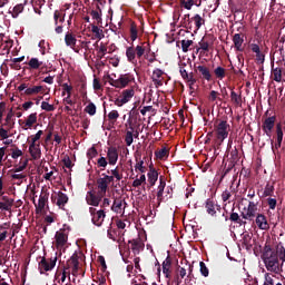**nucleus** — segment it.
Instances as JSON below:
<instances>
[{
    "mask_svg": "<svg viewBox=\"0 0 285 285\" xmlns=\"http://www.w3.org/2000/svg\"><path fill=\"white\" fill-rule=\"evenodd\" d=\"M23 10H24V4H22V3L16 4L13 7L12 17L18 18L22 13Z\"/></svg>",
    "mask_w": 285,
    "mask_h": 285,
    "instance_id": "nucleus-50",
    "label": "nucleus"
},
{
    "mask_svg": "<svg viewBox=\"0 0 285 285\" xmlns=\"http://www.w3.org/2000/svg\"><path fill=\"white\" fill-rule=\"evenodd\" d=\"M229 220L232 223H235V224L242 223V218H240V215L238 213H232L229 215Z\"/></svg>",
    "mask_w": 285,
    "mask_h": 285,
    "instance_id": "nucleus-62",
    "label": "nucleus"
},
{
    "mask_svg": "<svg viewBox=\"0 0 285 285\" xmlns=\"http://www.w3.org/2000/svg\"><path fill=\"white\" fill-rule=\"evenodd\" d=\"M261 258L268 272L279 275L285 262V247L282 244H278L273 248L271 245L266 244L263 248Z\"/></svg>",
    "mask_w": 285,
    "mask_h": 285,
    "instance_id": "nucleus-1",
    "label": "nucleus"
},
{
    "mask_svg": "<svg viewBox=\"0 0 285 285\" xmlns=\"http://www.w3.org/2000/svg\"><path fill=\"white\" fill-rule=\"evenodd\" d=\"M243 200L250 203V202L261 200V198L256 195L255 188H249L247 193V197H243Z\"/></svg>",
    "mask_w": 285,
    "mask_h": 285,
    "instance_id": "nucleus-36",
    "label": "nucleus"
},
{
    "mask_svg": "<svg viewBox=\"0 0 285 285\" xmlns=\"http://www.w3.org/2000/svg\"><path fill=\"white\" fill-rule=\"evenodd\" d=\"M65 43H66L67 46H69V48H71L72 50H75V46H76V43H77V38L75 37V35L68 32V33L65 36Z\"/></svg>",
    "mask_w": 285,
    "mask_h": 285,
    "instance_id": "nucleus-35",
    "label": "nucleus"
},
{
    "mask_svg": "<svg viewBox=\"0 0 285 285\" xmlns=\"http://www.w3.org/2000/svg\"><path fill=\"white\" fill-rule=\"evenodd\" d=\"M79 259L80 256L77 253H75L69 257V261L67 262V269L71 268V275L76 277L80 275V273L82 275H85L86 273L85 271H82V266L80 265Z\"/></svg>",
    "mask_w": 285,
    "mask_h": 285,
    "instance_id": "nucleus-4",
    "label": "nucleus"
},
{
    "mask_svg": "<svg viewBox=\"0 0 285 285\" xmlns=\"http://www.w3.org/2000/svg\"><path fill=\"white\" fill-rule=\"evenodd\" d=\"M29 153L33 159H39L41 157L40 144L31 142V145L29 147Z\"/></svg>",
    "mask_w": 285,
    "mask_h": 285,
    "instance_id": "nucleus-30",
    "label": "nucleus"
},
{
    "mask_svg": "<svg viewBox=\"0 0 285 285\" xmlns=\"http://www.w3.org/2000/svg\"><path fill=\"white\" fill-rule=\"evenodd\" d=\"M284 139V131L282 124H276V142L274 144V140L271 141L272 149L275 153V149H279L282 146V141Z\"/></svg>",
    "mask_w": 285,
    "mask_h": 285,
    "instance_id": "nucleus-11",
    "label": "nucleus"
},
{
    "mask_svg": "<svg viewBox=\"0 0 285 285\" xmlns=\"http://www.w3.org/2000/svg\"><path fill=\"white\" fill-rule=\"evenodd\" d=\"M230 101L236 107L242 106V94H237L235 90L230 91Z\"/></svg>",
    "mask_w": 285,
    "mask_h": 285,
    "instance_id": "nucleus-37",
    "label": "nucleus"
},
{
    "mask_svg": "<svg viewBox=\"0 0 285 285\" xmlns=\"http://www.w3.org/2000/svg\"><path fill=\"white\" fill-rule=\"evenodd\" d=\"M89 214L92 217V224L97 227H101L106 219V209L97 210L96 207H89Z\"/></svg>",
    "mask_w": 285,
    "mask_h": 285,
    "instance_id": "nucleus-6",
    "label": "nucleus"
},
{
    "mask_svg": "<svg viewBox=\"0 0 285 285\" xmlns=\"http://www.w3.org/2000/svg\"><path fill=\"white\" fill-rule=\"evenodd\" d=\"M272 78L277 82L281 83L282 81V69L279 67H276L272 70Z\"/></svg>",
    "mask_w": 285,
    "mask_h": 285,
    "instance_id": "nucleus-43",
    "label": "nucleus"
},
{
    "mask_svg": "<svg viewBox=\"0 0 285 285\" xmlns=\"http://www.w3.org/2000/svg\"><path fill=\"white\" fill-rule=\"evenodd\" d=\"M98 156V151L95 147H91L90 149L87 150V158L89 159H94Z\"/></svg>",
    "mask_w": 285,
    "mask_h": 285,
    "instance_id": "nucleus-58",
    "label": "nucleus"
},
{
    "mask_svg": "<svg viewBox=\"0 0 285 285\" xmlns=\"http://www.w3.org/2000/svg\"><path fill=\"white\" fill-rule=\"evenodd\" d=\"M104 199L100 193L96 194L94 191H88L86 196V202L89 206L98 207L100 202Z\"/></svg>",
    "mask_w": 285,
    "mask_h": 285,
    "instance_id": "nucleus-12",
    "label": "nucleus"
},
{
    "mask_svg": "<svg viewBox=\"0 0 285 285\" xmlns=\"http://www.w3.org/2000/svg\"><path fill=\"white\" fill-rule=\"evenodd\" d=\"M85 112L90 116H95L97 114V106L95 105V102L90 101L88 106L85 107Z\"/></svg>",
    "mask_w": 285,
    "mask_h": 285,
    "instance_id": "nucleus-47",
    "label": "nucleus"
},
{
    "mask_svg": "<svg viewBox=\"0 0 285 285\" xmlns=\"http://www.w3.org/2000/svg\"><path fill=\"white\" fill-rule=\"evenodd\" d=\"M35 124H37V112H33L28 116V118L26 119L23 129L29 130L33 127Z\"/></svg>",
    "mask_w": 285,
    "mask_h": 285,
    "instance_id": "nucleus-32",
    "label": "nucleus"
},
{
    "mask_svg": "<svg viewBox=\"0 0 285 285\" xmlns=\"http://www.w3.org/2000/svg\"><path fill=\"white\" fill-rule=\"evenodd\" d=\"M62 89H63L62 96H65L67 92L69 95V97H71L72 89H73V87H71V85H68V82H65V83H62Z\"/></svg>",
    "mask_w": 285,
    "mask_h": 285,
    "instance_id": "nucleus-60",
    "label": "nucleus"
},
{
    "mask_svg": "<svg viewBox=\"0 0 285 285\" xmlns=\"http://www.w3.org/2000/svg\"><path fill=\"white\" fill-rule=\"evenodd\" d=\"M274 191H275L274 185L267 183L263 193V197H273Z\"/></svg>",
    "mask_w": 285,
    "mask_h": 285,
    "instance_id": "nucleus-46",
    "label": "nucleus"
},
{
    "mask_svg": "<svg viewBox=\"0 0 285 285\" xmlns=\"http://www.w3.org/2000/svg\"><path fill=\"white\" fill-rule=\"evenodd\" d=\"M107 159H108V164L110 166H115L118 163L119 153H118L117 148L110 147L107 149Z\"/></svg>",
    "mask_w": 285,
    "mask_h": 285,
    "instance_id": "nucleus-20",
    "label": "nucleus"
},
{
    "mask_svg": "<svg viewBox=\"0 0 285 285\" xmlns=\"http://www.w3.org/2000/svg\"><path fill=\"white\" fill-rule=\"evenodd\" d=\"M41 110H45L47 112H52L56 110L53 105H50V102L48 101H42L41 102Z\"/></svg>",
    "mask_w": 285,
    "mask_h": 285,
    "instance_id": "nucleus-53",
    "label": "nucleus"
},
{
    "mask_svg": "<svg viewBox=\"0 0 285 285\" xmlns=\"http://www.w3.org/2000/svg\"><path fill=\"white\" fill-rule=\"evenodd\" d=\"M97 165H98V167L102 168V170H105V168H106L107 165H108V161H107L106 157H100V158L97 160Z\"/></svg>",
    "mask_w": 285,
    "mask_h": 285,
    "instance_id": "nucleus-64",
    "label": "nucleus"
},
{
    "mask_svg": "<svg viewBox=\"0 0 285 285\" xmlns=\"http://www.w3.org/2000/svg\"><path fill=\"white\" fill-rule=\"evenodd\" d=\"M120 118V114L117 109L110 110V112L107 115V119L110 124H116L117 120Z\"/></svg>",
    "mask_w": 285,
    "mask_h": 285,
    "instance_id": "nucleus-38",
    "label": "nucleus"
},
{
    "mask_svg": "<svg viewBox=\"0 0 285 285\" xmlns=\"http://www.w3.org/2000/svg\"><path fill=\"white\" fill-rule=\"evenodd\" d=\"M131 131H127L125 135V142L128 147H130L134 144V127H130Z\"/></svg>",
    "mask_w": 285,
    "mask_h": 285,
    "instance_id": "nucleus-42",
    "label": "nucleus"
},
{
    "mask_svg": "<svg viewBox=\"0 0 285 285\" xmlns=\"http://www.w3.org/2000/svg\"><path fill=\"white\" fill-rule=\"evenodd\" d=\"M28 66L32 70H38L40 67L43 66V62L39 61L38 58H31V60L28 62Z\"/></svg>",
    "mask_w": 285,
    "mask_h": 285,
    "instance_id": "nucleus-41",
    "label": "nucleus"
},
{
    "mask_svg": "<svg viewBox=\"0 0 285 285\" xmlns=\"http://www.w3.org/2000/svg\"><path fill=\"white\" fill-rule=\"evenodd\" d=\"M179 72L183 79L187 81L190 88H193V86L197 83V79H195L194 73H188V71L183 66L179 67Z\"/></svg>",
    "mask_w": 285,
    "mask_h": 285,
    "instance_id": "nucleus-17",
    "label": "nucleus"
},
{
    "mask_svg": "<svg viewBox=\"0 0 285 285\" xmlns=\"http://www.w3.org/2000/svg\"><path fill=\"white\" fill-rule=\"evenodd\" d=\"M233 42H234L236 51H238V52H243L244 51V48H243L244 37L240 33H236L233 37Z\"/></svg>",
    "mask_w": 285,
    "mask_h": 285,
    "instance_id": "nucleus-31",
    "label": "nucleus"
},
{
    "mask_svg": "<svg viewBox=\"0 0 285 285\" xmlns=\"http://www.w3.org/2000/svg\"><path fill=\"white\" fill-rule=\"evenodd\" d=\"M184 27L191 30V18L189 13L184 14Z\"/></svg>",
    "mask_w": 285,
    "mask_h": 285,
    "instance_id": "nucleus-56",
    "label": "nucleus"
},
{
    "mask_svg": "<svg viewBox=\"0 0 285 285\" xmlns=\"http://www.w3.org/2000/svg\"><path fill=\"white\" fill-rule=\"evenodd\" d=\"M235 166L236 164L229 160L228 165L226 164L224 166L223 176H226L227 174H229L233 170V168H235Z\"/></svg>",
    "mask_w": 285,
    "mask_h": 285,
    "instance_id": "nucleus-54",
    "label": "nucleus"
},
{
    "mask_svg": "<svg viewBox=\"0 0 285 285\" xmlns=\"http://www.w3.org/2000/svg\"><path fill=\"white\" fill-rule=\"evenodd\" d=\"M90 16L97 21V23L102 22L101 13L97 10H92Z\"/></svg>",
    "mask_w": 285,
    "mask_h": 285,
    "instance_id": "nucleus-63",
    "label": "nucleus"
},
{
    "mask_svg": "<svg viewBox=\"0 0 285 285\" xmlns=\"http://www.w3.org/2000/svg\"><path fill=\"white\" fill-rule=\"evenodd\" d=\"M252 239L253 235H250L249 232H244L242 235V244L245 246L246 250H250L253 248Z\"/></svg>",
    "mask_w": 285,
    "mask_h": 285,
    "instance_id": "nucleus-29",
    "label": "nucleus"
},
{
    "mask_svg": "<svg viewBox=\"0 0 285 285\" xmlns=\"http://www.w3.org/2000/svg\"><path fill=\"white\" fill-rule=\"evenodd\" d=\"M230 131V125L226 121V119H222L214 122V134L216 137L217 146H222L225 139L228 137Z\"/></svg>",
    "mask_w": 285,
    "mask_h": 285,
    "instance_id": "nucleus-2",
    "label": "nucleus"
},
{
    "mask_svg": "<svg viewBox=\"0 0 285 285\" xmlns=\"http://www.w3.org/2000/svg\"><path fill=\"white\" fill-rule=\"evenodd\" d=\"M194 43V41L193 40H186V39H184V40H181V48H183V51L184 52H188V50H189V48H190V46Z\"/></svg>",
    "mask_w": 285,
    "mask_h": 285,
    "instance_id": "nucleus-55",
    "label": "nucleus"
},
{
    "mask_svg": "<svg viewBox=\"0 0 285 285\" xmlns=\"http://www.w3.org/2000/svg\"><path fill=\"white\" fill-rule=\"evenodd\" d=\"M171 266H173L171 257L167 256L166 261H164L161 264L163 274L165 275L166 278H171Z\"/></svg>",
    "mask_w": 285,
    "mask_h": 285,
    "instance_id": "nucleus-25",
    "label": "nucleus"
},
{
    "mask_svg": "<svg viewBox=\"0 0 285 285\" xmlns=\"http://www.w3.org/2000/svg\"><path fill=\"white\" fill-rule=\"evenodd\" d=\"M166 189V177L165 176H160L159 177V186H158V191H157V200H158V205H160L161 202H164V193Z\"/></svg>",
    "mask_w": 285,
    "mask_h": 285,
    "instance_id": "nucleus-23",
    "label": "nucleus"
},
{
    "mask_svg": "<svg viewBox=\"0 0 285 285\" xmlns=\"http://www.w3.org/2000/svg\"><path fill=\"white\" fill-rule=\"evenodd\" d=\"M145 42L141 45H138L137 47H127L126 49V57L129 62H131L134 66L137 63V59L141 60L142 58H146L145 53L147 52V48L145 47Z\"/></svg>",
    "mask_w": 285,
    "mask_h": 285,
    "instance_id": "nucleus-3",
    "label": "nucleus"
},
{
    "mask_svg": "<svg viewBox=\"0 0 285 285\" xmlns=\"http://www.w3.org/2000/svg\"><path fill=\"white\" fill-rule=\"evenodd\" d=\"M28 164H29V160H28V159H24V161L22 163V165L16 166L13 169H10V170H9V174H11V173H21V171L26 170Z\"/></svg>",
    "mask_w": 285,
    "mask_h": 285,
    "instance_id": "nucleus-48",
    "label": "nucleus"
},
{
    "mask_svg": "<svg viewBox=\"0 0 285 285\" xmlns=\"http://www.w3.org/2000/svg\"><path fill=\"white\" fill-rule=\"evenodd\" d=\"M229 161L234 163L235 165L238 164L239 161V153H238V149L237 148H234L230 150L229 153Z\"/></svg>",
    "mask_w": 285,
    "mask_h": 285,
    "instance_id": "nucleus-45",
    "label": "nucleus"
},
{
    "mask_svg": "<svg viewBox=\"0 0 285 285\" xmlns=\"http://www.w3.org/2000/svg\"><path fill=\"white\" fill-rule=\"evenodd\" d=\"M214 75L216 78L223 80L224 78H226V69L222 66L216 67V69H214Z\"/></svg>",
    "mask_w": 285,
    "mask_h": 285,
    "instance_id": "nucleus-39",
    "label": "nucleus"
},
{
    "mask_svg": "<svg viewBox=\"0 0 285 285\" xmlns=\"http://www.w3.org/2000/svg\"><path fill=\"white\" fill-rule=\"evenodd\" d=\"M267 206L269 209L274 210L277 206V199L273 197H267Z\"/></svg>",
    "mask_w": 285,
    "mask_h": 285,
    "instance_id": "nucleus-61",
    "label": "nucleus"
},
{
    "mask_svg": "<svg viewBox=\"0 0 285 285\" xmlns=\"http://www.w3.org/2000/svg\"><path fill=\"white\" fill-rule=\"evenodd\" d=\"M55 239H56V247L62 248V246H65L68 243V235L65 234V232L62 230H58L56 232Z\"/></svg>",
    "mask_w": 285,
    "mask_h": 285,
    "instance_id": "nucleus-22",
    "label": "nucleus"
},
{
    "mask_svg": "<svg viewBox=\"0 0 285 285\" xmlns=\"http://www.w3.org/2000/svg\"><path fill=\"white\" fill-rule=\"evenodd\" d=\"M206 209H207V214L210 216H215L217 214L216 205L210 199H208L206 203Z\"/></svg>",
    "mask_w": 285,
    "mask_h": 285,
    "instance_id": "nucleus-40",
    "label": "nucleus"
},
{
    "mask_svg": "<svg viewBox=\"0 0 285 285\" xmlns=\"http://www.w3.org/2000/svg\"><path fill=\"white\" fill-rule=\"evenodd\" d=\"M110 173L114 176V179L116 178V181H120L124 177L122 174H120L118 167H116L115 169H111Z\"/></svg>",
    "mask_w": 285,
    "mask_h": 285,
    "instance_id": "nucleus-57",
    "label": "nucleus"
},
{
    "mask_svg": "<svg viewBox=\"0 0 285 285\" xmlns=\"http://www.w3.org/2000/svg\"><path fill=\"white\" fill-rule=\"evenodd\" d=\"M51 200L56 204V206L65 210L66 204L69 202V197L67 194L58 191L51 196Z\"/></svg>",
    "mask_w": 285,
    "mask_h": 285,
    "instance_id": "nucleus-9",
    "label": "nucleus"
},
{
    "mask_svg": "<svg viewBox=\"0 0 285 285\" xmlns=\"http://www.w3.org/2000/svg\"><path fill=\"white\" fill-rule=\"evenodd\" d=\"M199 272H200V275L204 277L209 276V269L207 268V266L204 262H199Z\"/></svg>",
    "mask_w": 285,
    "mask_h": 285,
    "instance_id": "nucleus-52",
    "label": "nucleus"
},
{
    "mask_svg": "<svg viewBox=\"0 0 285 285\" xmlns=\"http://www.w3.org/2000/svg\"><path fill=\"white\" fill-rule=\"evenodd\" d=\"M97 185H98V194H100L105 198L106 193L108 190V184L106 181V177L104 176L102 178H98Z\"/></svg>",
    "mask_w": 285,
    "mask_h": 285,
    "instance_id": "nucleus-27",
    "label": "nucleus"
},
{
    "mask_svg": "<svg viewBox=\"0 0 285 285\" xmlns=\"http://www.w3.org/2000/svg\"><path fill=\"white\" fill-rule=\"evenodd\" d=\"M198 45H199V49H202V50L205 51V52H209V42H207V41L205 40V38H203V39L200 40V42H198Z\"/></svg>",
    "mask_w": 285,
    "mask_h": 285,
    "instance_id": "nucleus-59",
    "label": "nucleus"
},
{
    "mask_svg": "<svg viewBox=\"0 0 285 285\" xmlns=\"http://www.w3.org/2000/svg\"><path fill=\"white\" fill-rule=\"evenodd\" d=\"M148 183L150 186H155L159 180V173L153 166L149 167V171L147 174Z\"/></svg>",
    "mask_w": 285,
    "mask_h": 285,
    "instance_id": "nucleus-26",
    "label": "nucleus"
},
{
    "mask_svg": "<svg viewBox=\"0 0 285 285\" xmlns=\"http://www.w3.org/2000/svg\"><path fill=\"white\" fill-rule=\"evenodd\" d=\"M38 94H46V88L42 85L33 86L24 90V95L32 96Z\"/></svg>",
    "mask_w": 285,
    "mask_h": 285,
    "instance_id": "nucleus-28",
    "label": "nucleus"
},
{
    "mask_svg": "<svg viewBox=\"0 0 285 285\" xmlns=\"http://www.w3.org/2000/svg\"><path fill=\"white\" fill-rule=\"evenodd\" d=\"M16 119L13 109H10L7 117L4 118V124L2 127H6L8 130H12L14 128Z\"/></svg>",
    "mask_w": 285,
    "mask_h": 285,
    "instance_id": "nucleus-24",
    "label": "nucleus"
},
{
    "mask_svg": "<svg viewBox=\"0 0 285 285\" xmlns=\"http://www.w3.org/2000/svg\"><path fill=\"white\" fill-rule=\"evenodd\" d=\"M57 261V256L51 258L41 257V261L39 263L40 275H43L45 272L52 271L56 267Z\"/></svg>",
    "mask_w": 285,
    "mask_h": 285,
    "instance_id": "nucleus-7",
    "label": "nucleus"
},
{
    "mask_svg": "<svg viewBox=\"0 0 285 285\" xmlns=\"http://www.w3.org/2000/svg\"><path fill=\"white\" fill-rule=\"evenodd\" d=\"M128 243L131 244V252L135 255H139L145 249V244L142 243L140 237L136 239H130Z\"/></svg>",
    "mask_w": 285,
    "mask_h": 285,
    "instance_id": "nucleus-18",
    "label": "nucleus"
},
{
    "mask_svg": "<svg viewBox=\"0 0 285 285\" xmlns=\"http://www.w3.org/2000/svg\"><path fill=\"white\" fill-rule=\"evenodd\" d=\"M195 72L198 73V76L202 78V79H205L207 81H212V71L209 69V67L205 66V65H195Z\"/></svg>",
    "mask_w": 285,
    "mask_h": 285,
    "instance_id": "nucleus-10",
    "label": "nucleus"
},
{
    "mask_svg": "<svg viewBox=\"0 0 285 285\" xmlns=\"http://www.w3.org/2000/svg\"><path fill=\"white\" fill-rule=\"evenodd\" d=\"M13 206H14V198L3 195L0 200V209L10 212Z\"/></svg>",
    "mask_w": 285,
    "mask_h": 285,
    "instance_id": "nucleus-19",
    "label": "nucleus"
},
{
    "mask_svg": "<svg viewBox=\"0 0 285 285\" xmlns=\"http://www.w3.org/2000/svg\"><path fill=\"white\" fill-rule=\"evenodd\" d=\"M125 206H127V202L124 200V198L121 197H118V198H115V202L114 204L111 205V210L116 212V214H124V210H125Z\"/></svg>",
    "mask_w": 285,
    "mask_h": 285,
    "instance_id": "nucleus-21",
    "label": "nucleus"
},
{
    "mask_svg": "<svg viewBox=\"0 0 285 285\" xmlns=\"http://www.w3.org/2000/svg\"><path fill=\"white\" fill-rule=\"evenodd\" d=\"M139 158L136 157V166H135V171L136 173H141V174H145L147 171V167L144 166V160H138Z\"/></svg>",
    "mask_w": 285,
    "mask_h": 285,
    "instance_id": "nucleus-44",
    "label": "nucleus"
},
{
    "mask_svg": "<svg viewBox=\"0 0 285 285\" xmlns=\"http://www.w3.org/2000/svg\"><path fill=\"white\" fill-rule=\"evenodd\" d=\"M132 81H135V76L132 73L120 75L118 78V88H126L129 83H132Z\"/></svg>",
    "mask_w": 285,
    "mask_h": 285,
    "instance_id": "nucleus-16",
    "label": "nucleus"
},
{
    "mask_svg": "<svg viewBox=\"0 0 285 285\" xmlns=\"http://www.w3.org/2000/svg\"><path fill=\"white\" fill-rule=\"evenodd\" d=\"M134 97H135L134 88L122 90L121 98H117L115 100V105L118 107H121V106L128 104L130 101V99Z\"/></svg>",
    "mask_w": 285,
    "mask_h": 285,
    "instance_id": "nucleus-8",
    "label": "nucleus"
},
{
    "mask_svg": "<svg viewBox=\"0 0 285 285\" xmlns=\"http://www.w3.org/2000/svg\"><path fill=\"white\" fill-rule=\"evenodd\" d=\"M276 116L267 117L262 125V129L267 137L272 136L273 128L275 127Z\"/></svg>",
    "mask_w": 285,
    "mask_h": 285,
    "instance_id": "nucleus-13",
    "label": "nucleus"
},
{
    "mask_svg": "<svg viewBox=\"0 0 285 285\" xmlns=\"http://www.w3.org/2000/svg\"><path fill=\"white\" fill-rule=\"evenodd\" d=\"M130 39L132 42H135L138 39V29L135 22H131L130 27Z\"/></svg>",
    "mask_w": 285,
    "mask_h": 285,
    "instance_id": "nucleus-49",
    "label": "nucleus"
},
{
    "mask_svg": "<svg viewBox=\"0 0 285 285\" xmlns=\"http://www.w3.org/2000/svg\"><path fill=\"white\" fill-rule=\"evenodd\" d=\"M48 200H49V193L42 190L39 197V203L36 204V200H33L37 214H41L43 212Z\"/></svg>",
    "mask_w": 285,
    "mask_h": 285,
    "instance_id": "nucleus-14",
    "label": "nucleus"
},
{
    "mask_svg": "<svg viewBox=\"0 0 285 285\" xmlns=\"http://www.w3.org/2000/svg\"><path fill=\"white\" fill-rule=\"evenodd\" d=\"M60 14H61V11H59V10H56V11H55V14H53L55 26H56L55 32H56L57 35H60V33L63 32V27H62V26H59Z\"/></svg>",
    "mask_w": 285,
    "mask_h": 285,
    "instance_id": "nucleus-34",
    "label": "nucleus"
},
{
    "mask_svg": "<svg viewBox=\"0 0 285 285\" xmlns=\"http://www.w3.org/2000/svg\"><path fill=\"white\" fill-rule=\"evenodd\" d=\"M155 156L159 159H164L169 156V150L166 148H161L158 151H155Z\"/></svg>",
    "mask_w": 285,
    "mask_h": 285,
    "instance_id": "nucleus-51",
    "label": "nucleus"
},
{
    "mask_svg": "<svg viewBox=\"0 0 285 285\" xmlns=\"http://www.w3.org/2000/svg\"><path fill=\"white\" fill-rule=\"evenodd\" d=\"M193 22L195 23L196 31L200 30V28L205 24V19L200 17L199 13H196L191 18V28H193Z\"/></svg>",
    "mask_w": 285,
    "mask_h": 285,
    "instance_id": "nucleus-33",
    "label": "nucleus"
},
{
    "mask_svg": "<svg viewBox=\"0 0 285 285\" xmlns=\"http://www.w3.org/2000/svg\"><path fill=\"white\" fill-rule=\"evenodd\" d=\"M255 223L258 227L259 230H263V232H267L269 230L271 226H269V223L266 218V215L264 214H256V217H255Z\"/></svg>",
    "mask_w": 285,
    "mask_h": 285,
    "instance_id": "nucleus-15",
    "label": "nucleus"
},
{
    "mask_svg": "<svg viewBox=\"0 0 285 285\" xmlns=\"http://www.w3.org/2000/svg\"><path fill=\"white\" fill-rule=\"evenodd\" d=\"M261 200L248 202L247 207H245V213H242V217L245 220H254L257 216L258 204Z\"/></svg>",
    "mask_w": 285,
    "mask_h": 285,
    "instance_id": "nucleus-5",
    "label": "nucleus"
}]
</instances>
